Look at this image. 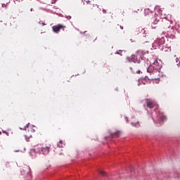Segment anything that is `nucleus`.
<instances>
[{
    "instance_id": "obj_1",
    "label": "nucleus",
    "mask_w": 180,
    "mask_h": 180,
    "mask_svg": "<svg viewBox=\"0 0 180 180\" xmlns=\"http://www.w3.org/2000/svg\"><path fill=\"white\" fill-rule=\"evenodd\" d=\"M86 7L87 12H89L90 13H94V12H95V10L96 9V5H95L94 2L91 1H86Z\"/></svg>"
},
{
    "instance_id": "obj_2",
    "label": "nucleus",
    "mask_w": 180,
    "mask_h": 180,
    "mask_svg": "<svg viewBox=\"0 0 180 180\" xmlns=\"http://www.w3.org/2000/svg\"><path fill=\"white\" fill-rule=\"evenodd\" d=\"M66 28L67 27L63 24H58L52 27L53 32H54V33H59L60 30L64 31Z\"/></svg>"
},
{
    "instance_id": "obj_3",
    "label": "nucleus",
    "mask_w": 180,
    "mask_h": 180,
    "mask_svg": "<svg viewBox=\"0 0 180 180\" xmlns=\"http://www.w3.org/2000/svg\"><path fill=\"white\" fill-rule=\"evenodd\" d=\"M41 151L44 155H47L50 153V146L42 147Z\"/></svg>"
},
{
    "instance_id": "obj_4",
    "label": "nucleus",
    "mask_w": 180,
    "mask_h": 180,
    "mask_svg": "<svg viewBox=\"0 0 180 180\" xmlns=\"http://www.w3.org/2000/svg\"><path fill=\"white\" fill-rule=\"evenodd\" d=\"M140 53H141V51H138L136 52V55H133V56H131V61H133L134 63H136V61H137V57H141V56L139 55V54H140Z\"/></svg>"
},
{
    "instance_id": "obj_5",
    "label": "nucleus",
    "mask_w": 180,
    "mask_h": 180,
    "mask_svg": "<svg viewBox=\"0 0 180 180\" xmlns=\"http://www.w3.org/2000/svg\"><path fill=\"white\" fill-rule=\"evenodd\" d=\"M146 106H147V108H149V109H153V108H154V102H153L150 100H147Z\"/></svg>"
},
{
    "instance_id": "obj_6",
    "label": "nucleus",
    "mask_w": 180,
    "mask_h": 180,
    "mask_svg": "<svg viewBox=\"0 0 180 180\" xmlns=\"http://www.w3.org/2000/svg\"><path fill=\"white\" fill-rule=\"evenodd\" d=\"M111 136L112 137H119L120 136V131H117L116 132L111 134Z\"/></svg>"
},
{
    "instance_id": "obj_7",
    "label": "nucleus",
    "mask_w": 180,
    "mask_h": 180,
    "mask_svg": "<svg viewBox=\"0 0 180 180\" xmlns=\"http://www.w3.org/2000/svg\"><path fill=\"white\" fill-rule=\"evenodd\" d=\"M131 125L134 126V127H140V123L139 122H131Z\"/></svg>"
},
{
    "instance_id": "obj_8",
    "label": "nucleus",
    "mask_w": 180,
    "mask_h": 180,
    "mask_svg": "<svg viewBox=\"0 0 180 180\" xmlns=\"http://www.w3.org/2000/svg\"><path fill=\"white\" fill-rule=\"evenodd\" d=\"M100 174H101L103 176H106V173H105V172H103V171H101V172H100Z\"/></svg>"
},
{
    "instance_id": "obj_9",
    "label": "nucleus",
    "mask_w": 180,
    "mask_h": 180,
    "mask_svg": "<svg viewBox=\"0 0 180 180\" xmlns=\"http://www.w3.org/2000/svg\"><path fill=\"white\" fill-rule=\"evenodd\" d=\"M166 119H167V117L164 115L161 117V120H162V122H164V120H165Z\"/></svg>"
},
{
    "instance_id": "obj_10",
    "label": "nucleus",
    "mask_w": 180,
    "mask_h": 180,
    "mask_svg": "<svg viewBox=\"0 0 180 180\" xmlns=\"http://www.w3.org/2000/svg\"><path fill=\"white\" fill-rule=\"evenodd\" d=\"M158 22H160V20H157V18H156L155 20L154 21V25H157V23H158Z\"/></svg>"
},
{
    "instance_id": "obj_11",
    "label": "nucleus",
    "mask_w": 180,
    "mask_h": 180,
    "mask_svg": "<svg viewBox=\"0 0 180 180\" xmlns=\"http://www.w3.org/2000/svg\"><path fill=\"white\" fill-rule=\"evenodd\" d=\"M132 72L134 74H136H136H140L141 71L140 70H136V72L132 71Z\"/></svg>"
},
{
    "instance_id": "obj_12",
    "label": "nucleus",
    "mask_w": 180,
    "mask_h": 180,
    "mask_svg": "<svg viewBox=\"0 0 180 180\" xmlns=\"http://www.w3.org/2000/svg\"><path fill=\"white\" fill-rule=\"evenodd\" d=\"M39 25H42V26H46V23L42 22H39Z\"/></svg>"
},
{
    "instance_id": "obj_13",
    "label": "nucleus",
    "mask_w": 180,
    "mask_h": 180,
    "mask_svg": "<svg viewBox=\"0 0 180 180\" xmlns=\"http://www.w3.org/2000/svg\"><path fill=\"white\" fill-rule=\"evenodd\" d=\"M57 2V0H51V4H56Z\"/></svg>"
},
{
    "instance_id": "obj_14",
    "label": "nucleus",
    "mask_w": 180,
    "mask_h": 180,
    "mask_svg": "<svg viewBox=\"0 0 180 180\" xmlns=\"http://www.w3.org/2000/svg\"><path fill=\"white\" fill-rule=\"evenodd\" d=\"M30 11H31V12H34V8H31Z\"/></svg>"
},
{
    "instance_id": "obj_15",
    "label": "nucleus",
    "mask_w": 180,
    "mask_h": 180,
    "mask_svg": "<svg viewBox=\"0 0 180 180\" xmlns=\"http://www.w3.org/2000/svg\"><path fill=\"white\" fill-rule=\"evenodd\" d=\"M26 127H29V124L26 125V127H25L24 130H26Z\"/></svg>"
},
{
    "instance_id": "obj_16",
    "label": "nucleus",
    "mask_w": 180,
    "mask_h": 180,
    "mask_svg": "<svg viewBox=\"0 0 180 180\" xmlns=\"http://www.w3.org/2000/svg\"><path fill=\"white\" fill-rule=\"evenodd\" d=\"M103 13H106V10L103 9Z\"/></svg>"
},
{
    "instance_id": "obj_17",
    "label": "nucleus",
    "mask_w": 180,
    "mask_h": 180,
    "mask_svg": "<svg viewBox=\"0 0 180 180\" xmlns=\"http://www.w3.org/2000/svg\"><path fill=\"white\" fill-rule=\"evenodd\" d=\"M120 29H122V30H123V26L120 25Z\"/></svg>"
},
{
    "instance_id": "obj_18",
    "label": "nucleus",
    "mask_w": 180,
    "mask_h": 180,
    "mask_svg": "<svg viewBox=\"0 0 180 180\" xmlns=\"http://www.w3.org/2000/svg\"><path fill=\"white\" fill-rule=\"evenodd\" d=\"M60 144H63V141H60Z\"/></svg>"
},
{
    "instance_id": "obj_19",
    "label": "nucleus",
    "mask_w": 180,
    "mask_h": 180,
    "mask_svg": "<svg viewBox=\"0 0 180 180\" xmlns=\"http://www.w3.org/2000/svg\"><path fill=\"white\" fill-rule=\"evenodd\" d=\"M58 147H63V146H60L59 144H58Z\"/></svg>"
},
{
    "instance_id": "obj_20",
    "label": "nucleus",
    "mask_w": 180,
    "mask_h": 180,
    "mask_svg": "<svg viewBox=\"0 0 180 180\" xmlns=\"http://www.w3.org/2000/svg\"><path fill=\"white\" fill-rule=\"evenodd\" d=\"M143 30V33H145V34H146V30Z\"/></svg>"
},
{
    "instance_id": "obj_21",
    "label": "nucleus",
    "mask_w": 180,
    "mask_h": 180,
    "mask_svg": "<svg viewBox=\"0 0 180 180\" xmlns=\"http://www.w3.org/2000/svg\"><path fill=\"white\" fill-rule=\"evenodd\" d=\"M130 70H131V71H133V68H131Z\"/></svg>"
}]
</instances>
